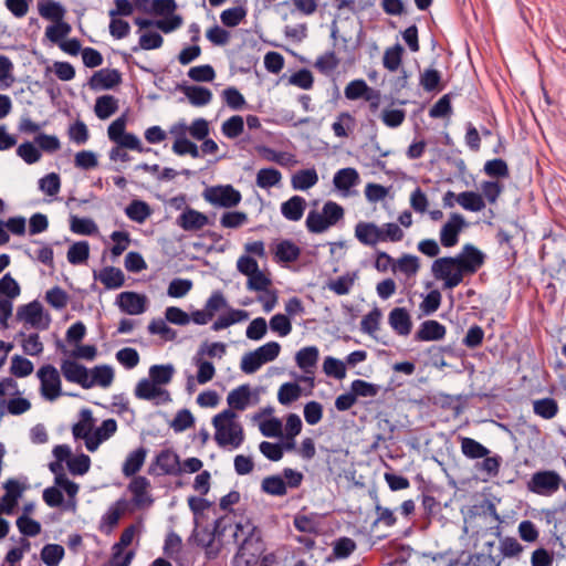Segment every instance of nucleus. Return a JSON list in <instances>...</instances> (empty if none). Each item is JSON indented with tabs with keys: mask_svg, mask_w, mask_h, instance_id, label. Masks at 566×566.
I'll return each mask as SVG.
<instances>
[{
	"mask_svg": "<svg viewBox=\"0 0 566 566\" xmlns=\"http://www.w3.org/2000/svg\"><path fill=\"white\" fill-rule=\"evenodd\" d=\"M235 418L237 415L231 409H226L213 417L214 440L219 447L226 448L230 446L232 449H237L243 443V428L235 421Z\"/></svg>",
	"mask_w": 566,
	"mask_h": 566,
	"instance_id": "nucleus-1",
	"label": "nucleus"
},
{
	"mask_svg": "<svg viewBox=\"0 0 566 566\" xmlns=\"http://www.w3.org/2000/svg\"><path fill=\"white\" fill-rule=\"evenodd\" d=\"M18 382L11 378L0 380V408L4 409V415L20 416L31 409V402L27 398L13 397L9 400L7 396L19 395Z\"/></svg>",
	"mask_w": 566,
	"mask_h": 566,
	"instance_id": "nucleus-2",
	"label": "nucleus"
},
{
	"mask_svg": "<svg viewBox=\"0 0 566 566\" xmlns=\"http://www.w3.org/2000/svg\"><path fill=\"white\" fill-rule=\"evenodd\" d=\"M431 273L436 280L443 281L444 290L457 287L464 277L455 256L436 259L431 265Z\"/></svg>",
	"mask_w": 566,
	"mask_h": 566,
	"instance_id": "nucleus-3",
	"label": "nucleus"
},
{
	"mask_svg": "<svg viewBox=\"0 0 566 566\" xmlns=\"http://www.w3.org/2000/svg\"><path fill=\"white\" fill-rule=\"evenodd\" d=\"M281 346L276 342H269L253 352L244 354L240 368L245 374H254L262 365L273 361L280 354Z\"/></svg>",
	"mask_w": 566,
	"mask_h": 566,
	"instance_id": "nucleus-4",
	"label": "nucleus"
},
{
	"mask_svg": "<svg viewBox=\"0 0 566 566\" xmlns=\"http://www.w3.org/2000/svg\"><path fill=\"white\" fill-rule=\"evenodd\" d=\"M202 198L213 207L231 209L237 207L242 196L232 185H218L207 187L202 192Z\"/></svg>",
	"mask_w": 566,
	"mask_h": 566,
	"instance_id": "nucleus-5",
	"label": "nucleus"
},
{
	"mask_svg": "<svg viewBox=\"0 0 566 566\" xmlns=\"http://www.w3.org/2000/svg\"><path fill=\"white\" fill-rule=\"evenodd\" d=\"M36 376L41 384L40 392L44 399L54 401L62 395L61 377L53 365L42 366L38 370Z\"/></svg>",
	"mask_w": 566,
	"mask_h": 566,
	"instance_id": "nucleus-6",
	"label": "nucleus"
},
{
	"mask_svg": "<svg viewBox=\"0 0 566 566\" xmlns=\"http://www.w3.org/2000/svg\"><path fill=\"white\" fill-rule=\"evenodd\" d=\"M563 483L560 475L551 470L535 472L528 482V489L539 495L554 494Z\"/></svg>",
	"mask_w": 566,
	"mask_h": 566,
	"instance_id": "nucleus-7",
	"label": "nucleus"
},
{
	"mask_svg": "<svg viewBox=\"0 0 566 566\" xmlns=\"http://www.w3.org/2000/svg\"><path fill=\"white\" fill-rule=\"evenodd\" d=\"M455 260L463 275H472L484 264L485 254L473 244L467 243L455 255Z\"/></svg>",
	"mask_w": 566,
	"mask_h": 566,
	"instance_id": "nucleus-8",
	"label": "nucleus"
},
{
	"mask_svg": "<svg viewBox=\"0 0 566 566\" xmlns=\"http://www.w3.org/2000/svg\"><path fill=\"white\" fill-rule=\"evenodd\" d=\"M233 537L235 543L240 546L263 551L261 532L250 520L241 521L235 524Z\"/></svg>",
	"mask_w": 566,
	"mask_h": 566,
	"instance_id": "nucleus-9",
	"label": "nucleus"
},
{
	"mask_svg": "<svg viewBox=\"0 0 566 566\" xmlns=\"http://www.w3.org/2000/svg\"><path fill=\"white\" fill-rule=\"evenodd\" d=\"M467 227L463 216L452 213L440 231V242L444 248H452L459 242V234Z\"/></svg>",
	"mask_w": 566,
	"mask_h": 566,
	"instance_id": "nucleus-10",
	"label": "nucleus"
},
{
	"mask_svg": "<svg viewBox=\"0 0 566 566\" xmlns=\"http://www.w3.org/2000/svg\"><path fill=\"white\" fill-rule=\"evenodd\" d=\"M3 489L6 493L0 500V514L11 515L25 486L14 479H9L3 483Z\"/></svg>",
	"mask_w": 566,
	"mask_h": 566,
	"instance_id": "nucleus-11",
	"label": "nucleus"
},
{
	"mask_svg": "<svg viewBox=\"0 0 566 566\" xmlns=\"http://www.w3.org/2000/svg\"><path fill=\"white\" fill-rule=\"evenodd\" d=\"M61 371L64 378L70 382L78 384L85 389L93 387V381H90L87 368L74 360H63Z\"/></svg>",
	"mask_w": 566,
	"mask_h": 566,
	"instance_id": "nucleus-12",
	"label": "nucleus"
},
{
	"mask_svg": "<svg viewBox=\"0 0 566 566\" xmlns=\"http://www.w3.org/2000/svg\"><path fill=\"white\" fill-rule=\"evenodd\" d=\"M176 223L185 231H199L211 222L205 213L186 207L184 212L178 216Z\"/></svg>",
	"mask_w": 566,
	"mask_h": 566,
	"instance_id": "nucleus-13",
	"label": "nucleus"
},
{
	"mask_svg": "<svg viewBox=\"0 0 566 566\" xmlns=\"http://www.w3.org/2000/svg\"><path fill=\"white\" fill-rule=\"evenodd\" d=\"M122 82V75L116 69H102L93 74L88 81L92 90H111Z\"/></svg>",
	"mask_w": 566,
	"mask_h": 566,
	"instance_id": "nucleus-14",
	"label": "nucleus"
},
{
	"mask_svg": "<svg viewBox=\"0 0 566 566\" xmlns=\"http://www.w3.org/2000/svg\"><path fill=\"white\" fill-rule=\"evenodd\" d=\"M149 488V480L143 475L135 476L130 481L128 484V490L133 494V502L136 506L143 507L150 506L153 504L154 500L148 493Z\"/></svg>",
	"mask_w": 566,
	"mask_h": 566,
	"instance_id": "nucleus-15",
	"label": "nucleus"
},
{
	"mask_svg": "<svg viewBox=\"0 0 566 566\" xmlns=\"http://www.w3.org/2000/svg\"><path fill=\"white\" fill-rule=\"evenodd\" d=\"M146 297L135 292H122L117 296V305L122 312L139 315L146 311Z\"/></svg>",
	"mask_w": 566,
	"mask_h": 566,
	"instance_id": "nucleus-16",
	"label": "nucleus"
},
{
	"mask_svg": "<svg viewBox=\"0 0 566 566\" xmlns=\"http://www.w3.org/2000/svg\"><path fill=\"white\" fill-rule=\"evenodd\" d=\"M360 181L358 171L347 167L337 170L333 178L334 187L345 197L350 195V189Z\"/></svg>",
	"mask_w": 566,
	"mask_h": 566,
	"instance_id": "nucleus-17",
	"label": "nucleus"
},
{
	"mask_svg": "<svg viewBox=\"0 0 566 566\" xmlns=\"http://www.w3.org/2000/svg\"><path fill=\"white\" fill-rule=\"evenodd\" d=\"M380 227L375 222L359 221L355 226V238L366 247H376L381 242Z\"/></svg>",
	"mask_w": 566,
	"mask_h": 566,
	"instance_id": "nucleus-18",
	"label": "nucleus"
},
{
	"mask_svg": "<svg viewBox=\"0 0 566 566\" xmlns=\"http://www.w3.org/2000/svg\"><path fill=\"white\" fill-rule=\"evenodd\" d=\"M446 326L434 319L424 321L416 332V342L440 340L446 336Z\"/></svg>",
	"mask_w": 566,
	"mask_h": 566,
	"instance_id": "nucleus-19",
	"label": "nucleus"
},
{
	"mask_svg": "<svg viewBox=\"0 0 566 566\" xmlns=\"http://www.w3.org/2000/svg\"><path fill=\"white\" fill-rule=\"evenodd\" d=\"M388 323L398 335L407 336L411 332V317L403 307H395L391 310L388 316Z\"/></svg>",
	"mask_w": 566,
	"mask_h": 566,
	"instance_id": "nucleus-20",
	"label": "nucleus"
},
{
	"mask_svg": "<svg viewBox=\"0 0 566 566\" xmlns=\"http://www.w3.org/2000/svg\"><path fill=\"white\" fill-rule=\"evenodd\" d=\"M156 465L163 474L178 475L181 472L179 455L170 449L161 450L157 454Z\"/></svg>",
	"mask_w": 566,
	"mask_h": 566,
	"instance_id": "nucleus-21",
	"label": "nucleus"
},
{
	"mask_svg": "<svg viewBox=\"0 0 566 566\" xmlns=\"http://www.w3.org/2000/svg\"><path fill=\"white\" fill-rule=\"evenodd\" d=\"M306 209V200L301 196H293L281 205V213L289 221L302 219Z\"/></svg>",
	"mask_w": 566,
	"mask_h": 566,
	"instance_id": "nucleus-22",
	"label": "nucleus"
},
{
	"mask_svg": "<svg viewBox=\"0 0 566 566\" xmlns=\"http://www.w3.org/2000/svg\"><path fill=\"white\" fill-rule=\"evenodd\" d=\"M95 279L102 282L106 289L115 290L119 289L125 283V276L120 269L115 266H105L98 273L95 274Z\"/></svg>",
	"mask_w": 566,
	"mask_h": 566,
	"instance_id": "nucleus-23",
	"label": "nucleus"
},
{
	"mask_svg": "<svg viewBox=\"0 0 566 566\" xmlns=\"http://www.w3.org/2000/svg\"><path fill=\"white\" fill-rule=\"evenodd\" d=\"M42 311V305L38 301H33L18 308L17 318L24 321L33 327H40Z\"/></svg>",
	"mask_w": 566,
	"mask_h": 566,
	"instance_id": "nucleus-24",
	"label": "nucleus"
},
{
	"mask_svg": "<svg viewBox=\"0 0 566 566\" xmlns=\"http://www.w3.org/2000/svg\"><path fill=\"white\" fill-rule=\"evenodd\" d=\"M147 450L144 447L128 453L122 467L123 474L126 478L135 475L144 465Z\"/></svg>",
	"mask_w": 566,
	"mask_h": 566,
	"instance_id": "nucleus-25",
	"label": "nucleus"
},
{
	"mask_svg": "<svg viewBox=\"0 0 566 566\" xmlns=\"http://www.w3.org/2000/svg\"><path fill=\"white\" fill-rule=\"evenodd\" d=\"M179 90L185 93V95L193 106H205L209 104L212 99L211 91L203 86L180 85Z\"/></svg>",
	"mask_w": 566,
	"mask_h": 566,
	"instance_id": "nucleus-26",
	"label": "nucleus"
},
{
	"mask_svg": "<svg viewBox=\"0 0 566 566\" xmlns=\"http://www.w3.org/2000/svg\"><path fill=\"white\" fill-rule=\"evenodd\" d=\"M318 182V175L314 168L296 171L291 178V185L294 190H308Z\"/></svg>",
	"mask_w": 566,
	"mask_h": 566,
	"instance_id": "nucleus-27",
	"label": "nucleus"
},
{
	"mask_svg": "<svg viewBox=\"0 0 566 566\" xmlns=\"http://www.w3.org/2000/svg\"><path fill=\"white\" fill-rule=\"evenodd\" d=\"M251 391L249 385H241L238 388L231 390L227 397L229 409H235L243 411L250 403Z\"/></svg>",
	"mask_w": 566,
	"mask_h": 566,
	"instance_id": "nucleus-28",
	"label": "nucleus"
},
{
	"mask_svg": "<svg viewBox=\"0 0 566 566\" xmlns=\"http://www.w3.org/2000/svg\"><path fill=\"white\" fill-rule=\"evenodd\" d=\"M295 360L297 366L305 373L312 374L313 368L318 360V349L315 346H308L300 349L296 353Z\"/></svg>",
	"mask_w": 566,
	"mask_h": 566,
	"instance_id": "nucleus-29",
	"label": "nucleus"
},
{
	"mask_svg": "<svg viewBox=\"0 0 566 566\" xmlns=\"http://www.w3.org/2000/svg\"><path fill=\"white\" fill-rule=\"evenodd\" d=\"M38 10L40 15L53 22L63 21L65 15L64 7L54 0H44L38 3Z\"/></svg>",
	"mask_w": 566,
	"mask_h": 566,
	"instance_id": "nucleus-30",
	"label": "nucleus"
},
{
	"mask_svg": "<svg viewBox=\"0 0 566 566\" xmlns=\"http://www.w3.org/2000/svg\"><path fill=\"white\" fill-rule=\"evenodd\" d=\"M461 443V452L468 459H482L489 455L490 450L479 441L469 437H459Z\"/></svg>",
	"mask_w": 566,
	"mask_h": 566,
	"instance_id": "nucleus-31",
	"label": "nucleus"
},
{
	"mask_svg": "<svg viewBox=\"0 0 566 566\" xmlns=\"http://www.w3.org/2000/svg\"><path fill=\"white\" fill-rule=\"evenodd\" d=\"M275 258L279 262H295L301 255V248L291 240H282L275 247Z\"/></svg>",
	"mask_w": 566,
	"mask_h": 566,
	"instance_id": "nucleus-32",
	"label": "nucleus"
},
{
	"mask_svg": "<svg viewBox=\"0 0 566 566\" xmlns=\"http://www.w3.org/2000/svg\"><path fill=\"white\" fill-rule=\"evenodd\" d=\"M127 218L137 223H144L151 214L150 206L143 200L134 199L125 208Z\"/></svg>",
	"mask_w": 566,
	"mask_h": 566,
	"instance_id": "nucleus-33",
	"label": "nucleus"
},
{
	"mask_svg": "<svg viewBox=\"0 0 566 566\" xmlns=\"http://www.w3.org/2000/svg\"><path fill=\"white\" fill-rule=\"evenodd\" d=\"M457 202L468 211L479 212L485 208L482 195L475 191H463L457 196Z\"/></svg>",
	"mask_w": 566,
	"mask_h": 566,
	"instance_id": "nucleus-34",
	"label": "nucleus"
},
{
	"mask_svg": "<svg viewBox=\"0 0 566 566\" xmlns=\"http://www.w3.org/2000/svg\"><path fill=\"white\" fill-rule=\"evenodd\" d=\"M249 313L243 310H230L229 313L220 315L212 324L211 328L214 332L227 328L235 323L248 319Z\"/></svg>",
	"mask_w": 566,
	"mask_h": 566,
	"instance_id": "nucleus-35",
	"label": "nucleus"
},
{
	"mask_svg": "<svg viewBox=\"0 0 566 566\" xmlns=\"http://www.w3.org/2000/svg\"><path fill=\"white\" fill-rule=\"evenodd\" d=\"M558 410V403L554 398H542L533 401L534 413L543 419H553Z\"/></svg>",
	"mask_w": 566,
	"mask_h": 566,
	"instance_id": "nucleus-36",
	"label": "nucleus"
},
{
	"mask_svg": "<svg viewBox=\"0 0 566 566\" xmlns=\"http://www.w3.org/2000/svg\"><path fill=\"white\" fill-rule=\"evenodd\" d=\"M118 109V102L113 95H103L96 98L94 112L99 119L111 117Z\"/></svg>",
	"mask_w": 566,
	"mask_h": 566,
	"instance_id": "nucleus-37",
	"label": "nucleus"
},
{
	"mask_svg": "<svg viewBox=\"0 0 566 566\" xmlns=\"http://www.w3.org/2000/svg\"><path fill=\"white\" fill-rule=\"evenodd\" d=\"M356 120L348 112L340 113L332 125L335 136L346 138L354 130Z\"/></svg>",
	"mask_w": 566,
	"mask_h": 566,
	"instance_id": "nucleus-38",
	"label": "nucleus"
},
{
	"mask_svg": "<svg viewBox=\"0 0 566 566\" xmlns=\"http://www.w3.org/2000/svg\"><path fill=\"white\" fill-rule=\"evenodd\" d=\"M262 492L273 496H284L287 493L286 483L281 475H270L262 480Z\"/></svg>",
	"mask_w": 566,
	"mask_h": 566,
	"instance_id": "nucleus-39",
	"label": "nucleus"
},
{
	"mask_svg": "<svg viewBox=\"0 0 566 566\" xmlns=\"http://www.w3.org/2000/svg\"><path fill=\"white\" fill-rule=\"evenodd\" d=\"M263 551L250 548L245 546L238 547V552L233 557V566H253L256 564L259 556Z\"/></svg>",
	"mask_w": 566,
	"mask_h": 566,
	"instance_id": "nucleus-40",
	"label": "nucleus"
},
{
	"mask_svg": "<svg viewBox=\"0 0 566 566\" xmlns=\"http://www.w3.org/2000/svg\"><path fill=\"white\" fill-rule=\"evenodd\" d=\"M114 380V370L108 365L96 366L92 369V377L90 381H93V386L98 385L103 388H107Z\"/></svg>",
	"mask_w": 566,
	"mask_h": 566,
	"instance_id": "nucleus-41",
	"label": "nucleus"
},
{
	"mask_svg": "<svg viewBox=\"0 0 566 566\" xmlns=\"http://www.w3.org/2000/svg\"><path fill=\"white\" fill-rule=\"evenodd\" d=\"M64 557V548L59 544H46L41 551V559L46 566H59Z\"/></svg>",
	"mask_w": 566,
	"mask_h": 566,
	"instance_id": "nucleus-42",
	"label": "nucleus"
},
{
	"mask_svg": "<svg viewBox=\"0 0 566 566\" xmlns=\"http://www.w3.org/2000/svg\"><path fill=\"white\" fill-rule=\"evenodd\" d=\"M282 179V174L275 168H262L256 174V185L266 189L276 186Z\"/></svg>",
	"mask_w": 566,
	"mask_h": 566,
	"instance_id": "nucleus-43",
	"label": "nucleus"
},
{
	"mask_svg": "<svg viewBox=\"0 0 566 566\" xmlns=\"http://www.w3.org/2000/svg\"><path fill=\"white\" fill-rule=\"evenodd\" d=\"M420 264L419 259L416 255L403 254L399 258L395 265H392V272L397 270L405 273L408 276L416 275L419 271Z\"/></svg>",
	"mask_w": 566,
	"mask_h": 566,
	"instance_id": "nucleus-44",
	"label": "nucleus"
},
{
	"mask_svg": "<svg viewBox=\"0 0 566 566\" xmlns=\"http://www.w3.org/2000/svg\"><path fill=\"white\" fill-rule=\"evenodd\" d=\"M305 224L311 233H323L331 228V222H327L324 214L316 210L308 212Z\"/></svg>",
	"mask_w": 566,
	"mask_h": 566,
	"instance_id": "nucleus-45",
	"label": "nucleus"
},
{
	"mask_svg": "<svg viewBox=\"0 0 566 566\" xmlns=\"http://www.w3.org/2000/svg\"><path fill=\"white\" fill-rule=\"evenodd\" d=\"M90 255V245L86 241H80L72 244L67 251V261L71 264H82Z\"/></svg>",
	"mask_w": 566,
	"mask_h": 566,
	"instance_id": "nucleus-46",
	"label": "nucleus"
},
{
	"mask_svg": "<svg viewBox=\"0 0 566 566\" xmlns=\"http://www.w3.org/2000/svg\"><path fill=\"white\" fill-rule=\"evenodd\" d=\"M34 366L31 360L20 355H14L11 358L10 373L19 378L27 377L33 373Z\"/></svg>",
	"mask_w": 566,
	"mask_h": 566,
	"instance_id": "nucleus-47",
	"label": "nucleus"
},
{
	"mask_svg": "<svg viewBox=\"0 0 566 566\" xmlns=\"http://www.w3.org/2000/svg\"><path fill=\"white\" fill-rule=\"evenodd\" d=\"M172 365H153L149 368V377L157 386L170 382L174 375Z\"/></svg>",
	"mask_w": 566,
	"mask_h": 566,
	"instance_id": "nucleus-48",
	"label": "nucleus"
},
{
	"mask_svg": "<svg viewBox=\"0 0 566 566\" xmlns=\"http://www.w3.org/2000/svg\"><path fill=\"white\" fill-rule=\"evenodd\" d=\"M71 231L76 234L92 235L97 232L96 223L90 218L71 217Z\"/></svg>",
	"mask_w": 566,
	"mask_h": 566,
	"instance_id": "nucleus-49",
	"label": "nucleus"
},
{
	"mask_svg": "<svg viewBox=\"0 0 566 566\" xmlns=\"http://www.w3.org/2000/svg\"><path fill=\"white\" fill-rule=\"evenodd\" d=\"M244 129V120L240 115H233L223 122L221 126L222 134L230 138L234 139L243 133Z\"/></svg>",
	"mask_w": 566,
	"mask_h": 566,
	"instance_id": "nucleus-50",
	"label": "nucleus"
},
{
	"mask_svg": "<svg viewBox=\"0 0 566 566\" xmlns=\"http://www.w3.org/2000/svg\"><path fill=\"white\" fill-rule=\"evenodd\" d=\"M160 394V388H158L157 385L153 382L151 379H142L135 388V396L144 400L155 399Z\"/></svg>",
	"mask_w": 566,
	"mask_h": 566,
	"instance_id": "nucleus-51",
	"label": "nucleus"
},
{
	"mask_svg": "<svg viewBox=\"0 0 566 566\" xmlns=\"http://www.w3.org/2000/svg\"><path fill=\"white\" fill-rule=\"evenodd\" d=\"M301 396V387L295 382L283 384L277 392V400L281 405L287 406L297 400Z\"/></svg>",
	"mask_w": 566,
	"mask_h": 566,
	"instance_id": "nucleus-52",
	"label": "nucleus"
},
{
	"mask_svg": "<svg viewBox=\"0 0 566 566\" xmlns=\"http://www.w3.org/2000/svg\"><path fill=\"white\" fill-rule=\"evenodd\" d=\"M402 53L403 48L400 44L387 49L382 57L384 66L390 72L397 71L401 63Z\"/></svg>",
	"mask_w": 566,
	"mask_h": 566,
	"instance_id": "nucleus-53",
	"label": "nucleus"
},
{
	"mask_svg": "<svg viewBox=\"0 0 566 566\" xmlns=\"http://www.w3.org/2000/svg\"><path fill=\"white\" fill-rule=\"evenodd\" d=\"M323 370L327 376H332L338 380L346 377L345 363L332 356H327L325 358L323 363Z\"/></svg>",
	"mask_w": 566,
	"mask_h": 566,
	"instance_id": "nucleus-54",
	"label": "nucleus"
},
{
	"mask_svg": "<svg viewBox=\"0 0 566 566\" xmlns=\"http://www.w3.org/2000/svg\"><path fill=\"white\" fill-rule=\"evenodd\" d=\"M71 25L65 21H57L54 24L46 27L45 36L53 43H61L62 39L67 36L71 32Z\"/></svg>",
	"mask_w": 566,
	"mask_h": 566,
	"instance_id": "nucleus-55",
	"label": "nucleus"
},
{
	"mask_svg": "<svg viewBox=\"0 0 566 566\" xmlns=\"http://www.w3.org/2000/svg\"><path fill=\"white\" fill-rule=\"evenodd\" d=\"M371 87L364 80H354L344 90L345 97L350 101L365 98Z\"/></svg>",
	"mask_w": 566,
	"mask_h": 566,
	"instance_id": "nucleus-56",
	"label": "nucleus"
},
{
	"mask_svg": "<svg viewBox=\"0 0 566 566\" xmlns=\"http://www.w3.org/2000/svg\"><path fill=\"white\" fill-rule=\"evenodd\" d=\"M356 543L349 537H340L333 545V555L337 559H344L350 556L356 549Z\"/></svg>",
	"mask_w": 566,
	"mask_h": 566,
	"instance_id": "nucleus-57",
	"label": "nucleus"
},
{
	"mask_svg": "<svg viewBox=\"0 0 566 566\" xmlns=\"http://www.w3.org/2000/svg\"><path fill=\"white\" fill-rule=\"evenodd\" d=\"M193 361L198 368L197 381L200 385L207 384L214 377L216 368L212 363H210L208 360H203L200 358V356H197V355L193 358Z\"/></svg>",
	"mask_w": 566,
	"mask_h": 566,
	"instance_id": "nucleus-58",
	"label": "nucleus"
},
{
	"mask_svg": "<svg viewBox=\"0 0 566 566\" xmlns=\"http://www.w3.org/2000/svg\"><path fill=\"white\" fill-rule=\"evenodd\" d=\"M247 10L242 7H234L222 11L220 20L223 25L234 28L245 18Z\"/></svg>",
	"mask_w": 566,
	"mask_h": 566,
	"instance_id": "nucleus-59",
	"label": "nucleus"
},
{
	"mask_svg": "<svg viewBox=\"0 0 566 566\" xmlns=\"http://www.w3.org/2000/svg\"><path fill=\"white\" fill-rule=\"evenodd\" d=\"M248 222V214L242 211H227L220 218V224L228 229H238Z\"/></svg>",
	"mask_w": 566,
	"mask_h": 566,
	"instance_id": "nucleus-60",
	"label": "nucleus"
},
{
	"mask_svg": "<svg viewBox=\"0 0 566 566\" xmlns=\"http://www.w3.org/2000/svg\"><path fill=\"white\" fill-rule=\"evenodd\" d=\"M92 432V412L88 409L82 410V420L72 428L75 439H85Z\"/></svg>",
	"mask_w": 566,
	"mask_h": 566,
	"instance_id": "nucleus-61",
	"label": "nucleus"
},
{
	"mask_svg": "<svg viewBox=\"0 0 566 566\" xmlns=\"http://www.w3.org/2000/svg\"><path fill=\"white\" fill-rule=\"evenodd\" d=\"M147 328L151 335H160L165 340H174L177 337V332L161 318L153 319Z\"/></svg>",
	"mask_w": 566,
	"mask_h": 566,
	"instance_id": "nucleus-62",
	"label": "nucleus"
},
{
	"mask_svg": "<svg viewBox=\"0 0 566 566\" xmlns=\"http://www.w3.org/2000/svg\"><path fill=\"white\" fill-rule=\"evenodd\" d=\"M172 151L178 156L190 155L192 158L200 157L198 146L186 137H180L175 140Z\"/></svg>",
	"mask_w": 566,
	"mask_h": 566,
	"instance_id": "nucleus-63",
	"label": "nucleus"
},
{
	"mask_svg": "<svg viewBox=\"0 0 566 566\" xmlns=\"http://www.w3.org/2000/svg\"><path fill=\"white\" fill-rule=\"evenodd\" d=\"M45 301L56 310H62L67 305L69 295L59 286L50 289L45 294Z\"/></svg>",
	"mask_w": 566,
	"mask_h": 566,
	"instance_id": "nucleus-64",
	"label": "nucleus"
}]
</instances>
